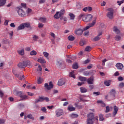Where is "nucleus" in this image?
Listing matches in <instances>:
<instances>
[{
	"label": "nucleus",
	"instance_id": "nucleus-1",
	"mask_svg": "<svg viewBox=\"0 0 124 124\" xmlns=\"http://www.w3.org/2000/svg\"><path fill=\"white\" fill-rule=\"evenodd\" d=\"M93 123H94V115H93V113H90L88 114L87 124H93Z\"/></svg>",
	"mask_w": 124,
	"mask_h": 124
},
{
	"label": "nucleus",
	"instance_id": "nucleus-2",
	"mask_svg": "<svg viewBox=\"0 0 124 124\" xmlns=\"http://www.w3.org/2000/svg\"><path fill=\"white\" fill-rule=\"evenodd\" d=\"M46 101V102H49L50 99L48 97H39L38 99H36L35 103H38V102H43V101Z\"/></svg>",
	"mask_w": 124,
	"mask_h": 124
},
{
	"label": "nucleus",
	"instance_id": "nucleus-3",
	"mask_svg": "<svg viewBox=\"0 0 124 124\" xmlns=\"http://www.w3.org/2000/svg\"><path fill=\"white\" fill-rule=\"evenodd\" d=\"M108 11H109L107 14V17L109 19H112L113 18V15H114V10L112 8H109L108 9Z\"/></svg>",
	"mask_w": 124,
	"mask_h": 124
},
{
	"label": "nucleus",
	"instance_id": "nucleus-4",
	"mask_svg": "<svg viewBox=\"0 0 124 124\" xmlns=\"http://www.w3.org/2000/svg\"><path fill=\"white\" fill-rule=\"evenodd\" d=\"M93 20V15L91 14L84 16L83 17V21L84 22H90Z\"/></svg>",
	"mask_w": 124,
	"mask_h": 124
},
{
	"label": "nucleus",
	"instance_id": "nucleus-5",
	"mask_svg": "<svg viewBox=\"0 0 124 124\" xmlns=\"http://www.w3.org/2000/svg\"><path fill=\"white\" fill-rule=\"evenodd\" d=\"M94 19L93 21V22L89 24V26H87L83 29V31H87V30H89L90 28H92V27H93L94 25H95V23H96V17H94Z\"/></svg>",
	"mask_w": 124,
	"mask_h": 124
},
{
	"label": "nucleus",
	"instance_id": "nucleus-6",
	"mask_svg": "<svg viewBox=\"0 0 124 124\" xmlns=\"http://www.w3.org/2000/svg\"><path fill=\"white\" fill-rule=\"evenodd\" d=\"M53 87H54V85H53V82L51 81L49 82V85L47 83L45 84V88H46V90H51V89H53Z\"/></svg>",
	"mask_w": 124,
	"mask_h": 124
},
{
	"label": "nucleus",
	"instance_id": "nucleus-7",
	"mask_svg": "<svg viewBox=\"0 0 124 124\" xmlns=\"http://www.w3.org/2000/svg\"><path fill=\"white\" fill-rule=\"evenodd\" d=\"M17 13L20 17H25L26 16V13L22 9L19 8L17 11Z\"/></svg>",
	"mask_w": 124,
	"mask_h": 124
},
{
	"label": "nucleus",
	"instance_id": "nucleus-8",
	"mask_svg": "<svg viewBox=\"0 0 124 124\" xmlns=\"http://www.w3.org/2000/svg\"><path fill=\"white\" fill-rule=\"evenodd\" d=\"M55 113L56 117H61L63 114V110L62 109H57Z\"/></svg>",
	"mask_w": 124,
	"mask_h": 124
},
{
	"label": "nucleus",
	"instance_id": "nucleus-9",
	"mask_svg": "<svg viewBox=\"0 0 124 124\" xmlns=\"http://www.w3.org/2000/svg\"><path fill=\"white\" fill-rule=\"evenodd\" d=\"M87 82L89 85H93V77L89 78L87 80Z\"/></svg>",
	"mask_w": 124,
	"mask_h": 124
},
{
	"label": "nucleus",
	"instance_id": "nucleus-10",
	"mask_svg": "<svg viewBox=\"0 0 124 124\" xmlns=\"http://www.w3.org/2000/svg\"><path fill=\"white\" fill-rule=\"evenodd\" d=\"M18 67H19V68H25V67H26L25 61L19 63V64H18Z\"/></svg>",
	"mask_w": 124,
	"mask_h": 124
},
{
	"label": "nucleus",
	"instance_id": "nucleus-11",
	"mask_svg": "<svg viewBox=\"0 0 124 124\" xmlns=\"http://www.w3.org/2000/svg\"><path fill=\"white\" fill-rule=\"evenodd\" d=\"M76 34L77 35H82L83 34V30L81 29H78L75 31Z\"/></svg>",
	"mask_w": 124,
	"mask_h": 124
},
{
	"label": "nucleus",
	"instance_id": "nucleus-12",
	"mask_svg": "<svg viewBox=\"0 0 124 124\" xmlns=\"http://www.w3.org/2000/svg\"><path fill=\"white\" fill-rule=\"evenodd\" d=\"M116 66L117 69H120L121 70H122L124 68V65L121 63H116Z\"/></svg>",
	"mask_w": 124,
	"mask_h": 124
},
{
	"label": "nucleus",
	"instance_id": "nucleus-13",
	"mask_svg": "<svg viewBox=\"0 0 124 124\" xmlns=\"http://www.w3.org/2000/svg\"><path fill=\"white\" fill-rule=\"evenodd\" d=\"M101 35H102V32H100L98 33V35L96 37L93 38V40H94V41H97L99 40V39L101 38V37H100L101 36Z\"/></svg>",
	"mask_w": 124,
	"mask_h": 124
},
{
	"label": "nucleus",
	"instance_id": "nucleus-14",
	"mask_svg": "<svg viewBox=\"0 0 124 124\" xmlns=\"http://www.w3.org/2000/svg\"><path fill=\"white\" fill-rule=\"evenodd\" d=\"M119 110V108L117 107V106H114V111L113 112V114L114 117L117 115V113H118V110Z\"/></svg>",
	"mask_w": 124,
	"mask_h": 124
},
{
	"label": "nucleus",
	"instance_id": "nucleus-15",
	"mask_svg": "<svg viewBox=\"0 0 124 124\" xmlns=\"http://www.w3.org/2000/svg\"><path fill=\"white\" fill-rule=\"evenodd\" d=\"M14 93L16 94L17 96H19L20 97L23 95V93L21 91H15L14 92Z\"/></svg>",
	"mask_w": 124,
	"mask_h": 124
},
{
	"label": "nucleus",
	"instance_id": "nucleus-16",
	"mask_svg": "<svg viewBox=\"0 0 124 124\" xmlns=\"http://www.w3.org/2000/svg\"><path fill=\"white\" fill-rule=\"evenodd\" d=\"M110 96H112V97H115V95L116 94V91L114 89H112L110 93Z\"/></svg>",
	"mask_w": 124,
	"mask_h": 124
},
{
	"label": "nucleus",
	"instance_id": "nucleus-17",
	"mask_svg": "<svg viewBox=\"0 0 124 124\" xmlns=\"http://www.w3.org/2000/svg\"><path fill=\"white\" fill-rule=\"evenodd\" d=\"M22 74H19L16 75V76L18 78H19V80H23L24 78H25V76L24 75H21Z\"/></svg>",
	"mask_w": 124,
	"mask_h": 124
},
{
	"label": "nucleus",
	"instance_id": "nucleus-18",
	"mask_svg": "<svg viewBox=\"0 0 124 124\" xmlns=\"http://www.w3.org/2000/svg\"><path fill=\"white\" fill-rule=\"evenodd\" d=\"M64 80L61 79L58 81V86H62V85H64Z\"/></svg>",
	"mask_w": 124,
	"mask_h": 124
},
{
	"label": "nucleus",
	"instance_id": "nucleus-19",
	"mask_svg": "<svg viewBox=\"0 0 124 124\" xmlns=\"http://www.w3.org/2000/svg\"><path fill=\"white\" fill-rule=\"evenodd\" d=\"M24 28H28V29H30V30H31V24L30 23H23Z\"/></svg>",
	"mask_w": 124,
	"mask_h": 124
},
{
	"label": "nucleus",
	"instance_id": "nucleus-20",
	"mask_svg": "<svg viewBox=\"0 0 124 124\" xmlns=\"http://www.w3.org/2000/svg\"><path fill=\"white\" fill-rule=\"evenodd\" d=\"M104 84L105 86L108 87V86H110V85H111V80H106L104 81Z\"/></svg>",
	"mask_w": 124,
	"mask_h": 124
},
{
	"label": "nucleus",
	"instance_id": "nucleus-21",
	"mask_svg": "<svg viewBox=\"0 0 124 124\" xmlns=\"http://www.w3.org/2000/svg\"><path fill=\"white\" fill-rule=\"evenodd\" d=\"M39 21H40L42 23H46L47 22V19L45 17H40L39 19Z\"/></svg>",
	"mask_w": 124,
	"mask_h": 124
},
{
	"label": "nucleus",
	"instance_id": "nucleus-22",
	"mask_svg": "<svg viewBox=\"0 0 124 124\" xmlns=\"http://www.w3.org/2000/svg\"><path fill=\"white\" fill-rule=\"evenodd\" d=\"M37 84H38V85H40V84L43 83V78H41V77L38 78L37 79Z\"/></svg>",
	"mask_w": 124,
	"mask_h": 124
},
{
	"label": "nucleus",
	"instance_id": "nucleus-23",
	"mask_svg": "<svg viewBox=\"0 0 124 124\" xmlns=\"http://www.w3.org/2000/svg\"><path fill=\"white\" fill-rule=\"evenodd\" d=\"M113 31H115L116 34H119V33H120V30L118 29V28L116 26H114L113 28Z\"/></svg>",
	"mask_w": 124,
	"mask_h": 124
},
{
	"label": "nucleus",
	"instance_id": "nucleus-24",
	"mask_svg": "<svg viewBox=\"0 0 124 124\" xmlns=\"http://www.w3.org/2000/svg\"><path fill=\"white\" fill-rule=\"evenodd\" d=\"M25 29V26H24V24H21L17 27V31H21V30H24Z\"/></svg>",
	"mask_w": 124,
	"mask_h": 124
},
{
	"label": "nucleus",
	"instance_id": "nucleus-25",
	"mask_svg": "<svg viewBox=\"0 0 124 124\" xmlns=\"http://www.w3.org/2000/svg\"><path fill=\"white\" fill-rule=\"evenodd\" d=\"M97 103H99L100 104H101L102 107H105V106H106V105L105 104V103H104V102H103V101H102V100L97 101Z\"/></svg>",
	"mask_w": 124,
	"mask_h": 124
},
{
	"label": "nucleus",
	"instance_id": "nucleus-26",
	"mask_svg": "<svg viewBox=\"0 0 124 124\" xmlns=\"http://www.w3.org/2000/svg\"><path fill=\"white\" fill-rule=\"evenodd\" d=\"M38 62L40 63H46V61L42 58L38 59Z\"/></svg>",
	"mask_w": 124,
	"mask_h": 124
},
{
	"label": "nucleus",
	"instance_id": "nucleus-27",
	"mask_svg": "<svg viewBox=\"0 0 124 124\" xmlns=\"http://www.w3.org/2000/svg\"><path fill=\"white\" fill-rule=\"evenodd\" d=\"M62 63H63V61H62V60H59L57 62V65H58V66H61Z\"/></svg>",
	"mask_w": 124,
	"mask_h": 124
},
{
	"label": "nucleus",
	"instance_id": "nucleus-28",
	"mask_svg": "<svg viewBox=\"0 0 124 124\" xmlns=\"http://www.w3.org/2000/svg\"><path fill=\"white\" fill-rule=\"evenodd\" d=\"M6 2L5 0H0V6H3Z\"/></svg>",
	"mask_w": 124,
	"mask_h": 124
},
{
	"label": "nucleus",
	"instance_id": "nucleus-29",
	"mask_svg": "<svg viewBox=\"0 0 124 124\" xmlns=\"http://www.w3.org/2000/svg\"><path fill=\"white\" fill-rule=\"evenodd\" d=\"M59 13H60L59 12H56V13L54 16V18H55L56 19H59V18L61 17L60 15H59Z\"/></svg>",
	"mask_w": 124,
	"mask_h": 124
},
{
	"label": "nucleus",
	"instance_id": "nucleus-30",
	"mask_svg": "<svg viewBox=\"0 0 124 124\" xmlns=\"http://www.w3.org/2000/svg\"><path fill=\"white\" fill-rule=\"evenodd\" d=\"M31 56H36L37 55V52L35 50H32L30 52Z\"/></svg>",
	"mask_w": 124,
	"mask_h": 124
},
{
	"label": "nucleus",
	"instance_id": "nucleus-31",
	"mask_svg": "<svg viewBox=\"0 0 124 124\" xmlns=\"http://www.w3.org/2000/svg\"><path fill=\"white\" fill-rule=\"evenodd\" d=\"M91 50H92V47H91L90 46H87L85 49V52H90V51H91Z\"/></svg>",
	"mask_w": 124,
	"mask_h": 124
},
{
	"label": "nucleus",
	"instance_id": "nucleus-32",
	"mask_svg": "<svg viewBox=\"0 0 124 124\" xmlns=\"http://www.w3.org/2000/svg\"><path fill=\"white\" fill-rule=\"evenodd\" d=\"M68 39L69 40H70V41H73V40L75 39V38L74 37V36L71 35L68 36Z\"/></svg>",
	"mask_w": 124,
	"mask_h": 124
},
{
	"label": "nucleus",
	"instance_id": "nucleus-33",
	"mask_svg": "<svg viewBox=\"0 0 124 124\" xmlns=\"http://www.w3.org/2000/svg\"><path fill=\"white\" fill-rule=\"evenodd\" d=\"M99 121H103L104 120V115L103 114L99 115Z\"/></svg>",
	"mask_w": 124,
	"mask_h": 124
},
{
	"label": "nucleus",
	"instance_id": "nucleus-34",
	"mask_svg": "<svg viewBox=\"0 0 124 124\" xmlns=\"http://www.w3.org/2000/svg\"><path fill=\"white\" fill-rule=\"evenodd\" d=\"M71 117L72 118V119H76V118H78V114L73 113L71 114Z\"/></svg>",
	"mask_w": 124,
	"mask_h": 124
},
{
	"label": "nucleus",
	"instance_id": "nucleus-35",
	"mask_svg": "<svg viewBox=\"0 0 124 124\" xmlns=\"http://www.w3.org/2000/svg\"><path fill=\"white\" fill-rule=\"evenodd\" d=\"M79 80H80V81H82V82H85V81L87 80V78L85 77H79Z\"/></svg>",
	"mask_w": 124,
	"mask_h": 124
},
{
	"label": "nucleus",
	"instance_id": "nucleus-36",
	"mask_svg": "<svg viewBox=\"0 0 124 124\" xmlns=\"http://www.w3.org/2000/svg\"><path fill=\"white\" fill-rule=\"evenodd\" d=\"M18 53L19 55H21V56H23L24 54V49L18 50Z\"/></svg>",
	"mask_w": 124,
	"mask_h": 124
},
{
	"label": "nucleus",
	"instance_id": "nucleus-37",
	"mask_svg": "<svg viewBox=\"0 0 124 124\" xmlns=\"http://www.w3.org/2000/svg\"><path fill=\"white\" fill-rule=\"evenodd\" d=\"M68 110L71 112V111H74L75 110V108L73 107H68Z\"/></svg>",
	"mask_w": 124,
	"mask_h": 124
},
{
	"label": "nucleus",
	"instance_id": "nucleus-38",
	"mask_svg": "<svg viewBox=\"0 0 124 124\" xmlns=\"http://www.w3.org/2000/svg\"><path fill=\"white\" fill-rule=\"evenodd\" d=\"M87 89H86V88H83V87H81L80 88V92L81 93H87Z\"/></svg>",
	"mask_w": 124,
	"mask_h": 124
},
{
	"label": "nucleus",
	"instance_id": "nucleus-39",
	"mask_svg": "<svg viewBox=\"0 0 124 124\" xmlns=\"http://www.w3.org/2000/svg\"><path fill=\"white\" fill-rule=\"evenodd\" d=\"M20 97L22 98V100H26V99L28 98V96L26 95H22Z\"/></svg>",
	"mask_w": 124,
	"mask_h": 124
},
{
	"label": "nucleus",
	"instance_id": "nucleus-40",
	"mask_svg": "<svg viewBox=\"0 0 124 124\" xmlns=\"http://www.w3.org/2000/svg\"><path fill=\"white\" fill-rule=\"evenodd\" d=\"M3 44H7L8 43H9V41L8 39H5L2 41Z\"/></svg>",
	"mask_w": 124,
	"mask_h": 124
},
{
	"label": "nucleus",
	"instance_id": "nucleus-41",
	"mask_svg": "<svg viewBox=\"0 0 124 124\" xmlns=\"http://www.w3.org/2000/svg\"><path fill=\"white\" fill-rule=\"evenodd\" d=\"M69 16L70 17L71 20H74V18H75V16H74L73 14H69Z\"/></svg>",
	"mask_w": 124,
	"mask_h": 124
},
{
	"label": "nucleus",
	"instance_id": "nucleus-42",
	"mask_svg": "<svg viewBox=\"0 0 124 124\" xmlns=\"http://www.w3.org/2000/svg\"><path fill=\"white\" fill-rule=\"evenodd\" d=\"M65 13V11H64V10H62L60 12V14L59 15H60V17H62V15H63V14Z\"/></svg>",
	"mask_w": 124,
	"mask_h": 124
},
{
	"label": "nucleus",
	"instance_id": "nucleus-43",
	"mask_svg": "<svg viewBox=\"0 0 124 124\" xmlns=\"http://www.w3.org/2000/svg\"><path fill=\"white\" fill-rule=\"evenodd\" d=\"M41 110L44 112V113H47V109L45 107H43L41 108Z\"/></svg>",
	"mask_w": 124,
	"mask_h": 124
},
{
	"label": "nucleus",
	"instance_id": "nucleus-44",
	"mask_svg": "<svg viewBox=\"0 0 124 124\" xmlns=\"http://www.w3.org/2000/svg\"><path fill=\"white\" fill-rule=\"evenodd\" d=\"M121 39H122L121 36L116 35L115 36V40H116V41H119V40H121Z\"/></svg>",
	"mask_w": 124,
	"mask_h": 124
},
{
	"label": "nucleus",
	"instance_id": "nucleus-45",
	"mask_svg": "<svg viewBox=\"0 0 124 124\" xmlns=\"http://www.w3.org/2000/svg\"><path fill=\"white\" fill-rule=\"evenodd\" d=\"M72 67L74 69H77L78 68V64L75 63L73 65Z\"/></svg>",
	"mask_w": 124,
	"mask_h": 124
},
{
	"label": "nucleus",
	"instance_id": "nucleus-46",
	"mask_svg": "<svg viewBox=\"0 0 124 124\" xmlns=\"http://www.w3.org/2000/svg\"><path fill=\"white\" fill-rule=\"evenodd\" d=\"M106 109L105 113H109L110 112V107L109 106H107Z\"/></svg>",
	"mask_w": 124,
	"mask_h": 124
},
{
	"label": "nucleus",
	"instance_id": "nucleus-47",
	"mask_svg": "<svg viewBox=\"0 0 124 124\" xmlns=\"http://www.w3.org/2000/svg\"><path fill=\"white\" fill-rule=\"evenodd\" d=\"M77 7L78 8V9H81L82 8V5H81V3H78L77 4Z\"/></svg>",
	"mask_w": 124,
	"mask_h": 124
},
{
	"label": "nucleus",
	"instance_id": "nucleus-48",
	"mask_svg": "<svg viewBox=\"0 0 124 124\" xmlns=\"http://www.w3.org/2000/svg\"><path fill=\"white\" fill-rule=\"evenodd\" d=\"M83 75L85 76H89L90 75V72L86 71L83 72Z\"/></svg>",
	"mask_w": 124,
	"mask_h": 124
},
{
	"label": "nucleus",
	"instance_id": "nucleus-49",
	"mask_svg": "<svg viewBox=\"0 0 124 124\" xmlns=\"http://www.w3.org/2000/svg\"><path fill=\"white\" fill-rule=\"evenodd\" d=\"M43 55L44 57H45V58H48V57L49 56V53H48V52H44Z\"/></svg>",
	"mask_w": 124,
	"mask_h": 124
},
{
	"label": "nucleus",
	"instance_id": "nucleus-50",
	"mask_svg": "<svg viewBox=\"0 0 124 124\" xmlns=\"http://www.w3.org/2000/svg\"><path fill=\"white\" fill-rule=\"evenodd\" d=\"M25 63H26V66H27V65H31V62H30V61H24Z\"/></svg>",
	"mask_w": 124,
	"mask_h": 124
},
{
	"label": "nucleus",
	"instance_id": "nucleus-51",
	"mask_svg": "<svg viewBox=\"0 0 124 124\" xmlns=\"http://www.w3.org/2000/svg\"><path fill=\"white\" fill-rule=\"evenodd\" d=\"M69 77H72L73 78H75V75L73 73V72L70 73Z\"/></svg>",
	"mask_w": 124,
	"mask_h": 124
},
{
	"label": "nucleus",
	"instance_id": "nucleus-52",
	"mask_svg": "<svg viewBox=\"0 0 124 124\" xmlns=\"http://www.w3.org/2000/svg\"><path fill=\"white\" fill-rule=\"evenodd\" d=\"M79 45L80 46H83V45H85V41H81L79 42Z\"/></svg>",
	"mask_w": 124,
	"mask_h": 124
},
{
	"label": "nucleus",
	"instance_id": "nucleus-53",
	"mask_svg": "<svg viewBox=\"0 0 124 124\" xmlns=\"http://www.w3.org/2000/svg\"><path fill=\"white\" fill-rule=\"evenodd\" d=\"M33 40H34V41H36V40H37V39H38V36H36V35H34L33 36Z\"/></svg>",
	"mask_w": 124,
	"mask_h": 124
},
{
	"label": "nucleus",
	"instance_id": "nucleus-54",
	"mask_svg": "<svg viewBox=\"0 0 124 124\" xmlns=\"http://www.w3.org/2000/svg\"><path fill=\"white\" fill-rule=\"evenodd\" d=\"M38 71H42V67H41V65H39L37 69Z\"/></svg>",
	"mask_w": 124,
	"mask_h": 124
},
{
	"label": "nucleus",
	"instance_id": "nucleus-55",
	"mask_svg": "<svg viewBox=\"0 0 124 124\" xmlns=\"http://www.w3.org/2000/svg\"><path fill=\"white\" fill-rule=\"evenodd\" d=\"M5 120L4 119H0V124H4Z\"/></svg>",
	"mask_w": 124,
	"mask_h": 124
},
{
	"label": "nucleus",
	"instance_id": "nucleus-56",
	"mask_svg": "<svg viewBox=\"0 0 124 124\" xmlns=\"http://www.w3.org/2000/svg\"><path fill=\"white\" fill-rule=\"evenodd\" d=\"M4 95V93H3V92L1 90H0V97H2Z\"/></svg>",
	"mask_w": 124,
	"mask_h": 124
},
{
	"label": "nucleus",
	"instance_id": "nucleus-57",
	"mask_svg": "<svg viewBox=\"0 0 124 124\" xmlns=\"http://www.w3.org/2000/svg\"><path fill=\"white\" fill-rule=\"evenodd\" d=\"M84 16H85V15H84V14H81V15H80L78 16V19H79V20H80V19H81L82 18H83Z\"/></svg>",
	"mask_w": 124,
	"mask_h": 124
},
{
	"label": "nucleus",
	"instance_id": "nucleus-58",
	"mask_svg": "<svg viewBox=\"0 0 124 124\" xmlns=\"http://www.w3.org/2000/svg\"><path fill=\"white\" fill-rule=\"evenodd\" d=\"M44 26V24H43L41 23H39L38 24V28H43Z\"/></svg>",
	"mask_w": 124,
	"mask_h": 124
},
{
	"label": "nucleus",
	"instance_id": "nucleus-59",
	"mask_svg": "<svg viewBox=\"0 0 124 124\" xmlns=\"http://www.w3.org/2000/svg\"><path fill=\"white\" fill-rule=\"evenodd\" d=\"M124 0H123L120 1H118L117 3H118V5H121V4H122V3H124Z\"/></svg>",
	"mask_w": 124,
	"mask_h": 124
},
{
	"label": "nucleus",
	"instance_id": "nucleus-60",
	"mask_svg": "<svg viewBox=\"0 0 124 124\" xmlns=\"http://www.w3.org/2000/svg\"><path fill=\"white\" fill-rule=\"evenodd\" d=\"M124 82H122L119 84V88H124Z\"/></svg>",
	"mask_w": 124,
	"mask_h": 124
},
{
	"label": "nucleus",
	"instance_id": "nucleus-61",
	"mask_svg": "<svg viewBox=\"0 0 124 124\" xmlns=\"http://www.w3.org/2000/svg\"><path fill=\"white\" fill-rule=\"evenodd\" d=\"M83 35H84V36H87L89 35V31H86L83 33Z\"/></svg>",
	"mask_w": 124,
	"mask_h": 124
},
{
	"label": "nucleus",
	"instance_id": "nucleus-62",
	"mask_svg": "<svg viewBox=\"0 0 124 124\" xmlns=\"http://www.w3.org/2000/svg\"><path fill=\"white\" fill-rule=\"evenodd\" d=\"M46 1V0H39V3H40V4L44 3V2H45Z\"/></svg>",
	"mask_w": 124,
	"mask_h": 124
},
{
	"label": "nucleus",
	"instance_id": "nucleus-63",
	"mask_svg": "<svg viewBox=\"0 0 124 124\" xmlns=\"http://www.w3.org/2000/svg\"><path fill=\"white\" fill-rule=\"evenodd\" d=\"M118 81H123L124 80V78L122 77H119L118 78Z\"/></svg>",
	"mask_w": 124,
	"mask_h": 124
},
{
	"label": "nucleus",
	"instance_id": "nucleus-64",
	"mask_svg": "<svg viewBox=\"0 0 124 124\" xmlns=\"http://www.w3.org/2000/svg\"><path fill=\"white\" fill-rule=\"evenodd\" d=\"M27 118H29V119H32V115L31 114H28Z\"/></svg>",
	"mask_w": 124,
	"mask_h": 124
}]
</instances>
